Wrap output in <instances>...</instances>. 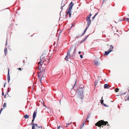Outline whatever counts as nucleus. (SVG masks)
I'll return each instance as SVG.
<instances>
[{
    "label": "nucleus",
    "mask_w": 129,
    "mask_h": 129,
    "mask_svg": "<svg viewBox=\"0 0 129 129\" xmlns=\"http://www.w3.org/2000/svg\"><path fill=\"white\" fill-rule=\"evenodd\" d=\"M81 53V51H79V52H78V53L79 54H80Z\"/></svg>",
    "instance_id": "38"
},
{
    "label": "nucleus",
    "mask_w": 129,
    "mask_h": 129,
    "mask_svg": "<svg viewBox=\"0 0 129 129\" xmlns=\"http://www.w3.org/2000/svg\"><path fill=\"white\" fill-rule=\"evenodd\" d=\"M97 13H96V14L94 15V17H92V19H93L95 17V16L96 15H97Z\"/></svg>",
    "instance_id": "25"
},
{
    "label": "nucleus",
    "mask_w": 129,
    "mask_h": 129,
    "mask_svg": "<svg viewBox=\"0 0 129 129\" xmlns=\"http://www.w3.org/2000/svg\"><path fill=\"white\" fill-rule=\"evenodd\" d=\"M128 22H129V21H128Z\"/></svg>",
    "instance_id": "53"
},
{
    "label": "nucleus",
    "mask_w": 129,
    "mask_h": 129,
    "mask_svg": "<svg viewBox=\"0 0 129 129\" xmlns=\"http://www.w3.org/2000/svg\"><path fill=\"white\" fill-rule=\"evenodd\" d=\"M84 123H85L83 122V123L82 125H83V126L84 125Z\"/></svg>",
    "instance_id": "35"
},
{
    "label": "nucleus",
    "mask_w": 129,
    "mask_h": 129,
    "mask_svg": "<svg viewBox=\"0 0 129 129\" xmlns=\"http://www.w3.org/2000/svg\"><path fill=\"white\" fill-rule=\"evenodd\" d=\"M40 76L39 75H39H38V77H40Z\"/></svg>",
    "instance_id": "44"
},
{
    "label": "nucleus",
    "mask_w": 129,
    "mask_h": 129,
    "mask_svg": "<svg viewBox=\"0 0 129 129\" xmlns=\"http://www.w3.org/2000/svg\"><path fill=\"white\" fill-rule=\"evenodd\" d=\"M126 20H129V18H127L126 19H125Z\"/></svg>",
    "instance_id": "39"
},
{
    "label": "nucleus",
    "mask_w": 129,
    "mask_h": 129,
    "mask_svg": "<svg viewBox=\"0 0 129 129\" xmlns=\"http://www.w3.org/2000/svg\"><path fill=\"white\" fill-rule=\"evenodd\" d=\"M80 56L81 58H83V56L82 55H80Z\"/></svg>",
    "instance_id": "30"
},
{
    "label": "nucleus",
    "mask_w": 129,
    "mask_h": 129,
    "mask_svg": "<svg viewBox=\"0 0 129 129\" xmlns=\"http://www.w3.org/2000/svg\"><path fill=\"white\" fill-rule=\"evenodd\" d=\"M36 126V127H38L37 124L36 123L34 124V126Z\"/></svg>",
    "instance_id": "29"
},
{
    "label": "nucleus",
    "mask_w": 129,
    "mask_h": 129,
    "mask_svg": "<svg viewBox=\"0 0 129 129\" xmlns=\"http://www.w3.org/2000/svg\"><path fill=\"white\" fill-rule=\"evenodd\" d=\"M76 51V49L75 48H74L72 45L71 47L70 48L69 51L67 52H69L71 56H73L74 55V53Z\"/></svg>",
    "instance_id": "5"
},
{
    "label": "nucleus",
    "mask_w": 129,
    "mask_h": 129,
    "mask_svg": "<svg viewBox=\"0 0 129 129\" xmlns=\"http://www.w3.org/2000/svg\"><path fill=\"white\" fill-rule=\"evenodd\" d=\"M89 26H88L87 27H86V28L84 30L83 33V34L82 35H83L84 34H85V32H86L87 29L88 28Z\"/></svg>",
    "instance_id": "14"
},
{
    "label": "nucleus",
    "mask_w": 129,
    "mask_h": 129,
    "mask_svg": "<svg viewBox=\"0 0 129 129\" xmlns=\"http://www.w3.org/2000/svg\"><path fill=\"white\" fill-rule=\"evenodd\" d=\"M42 128V127L41 126H40L39 127V128Z\"/></svg>",
    "instance_id": "34"
},
{
    "label": "nucleus",
    "mask_w": 129,
    "mask_h": 129,
    "mask_svg": "<svg viewBox=\"0 0 129 129\" xmlns=\"http://www.w3.org/2000/svg\"><path fill=\"white\" fill-rule=\"evenodd\" d=\"M110 46V49H109V50H112L111 49H113V47L112 45H111Z\"/></svg>",
    "instance_id": "17"
},
{
    "label": "nucleus",
    "mask_w": 129,
    "mask_h": 129,
    "mask_svg": "<svg viewBox=\"0 0 129 129\" xmlns=\"http://www.w3.org/2000/svg\"><path fill=\"white\" fill-rule=\"evenodd\" d=\"M4 52L5 53V55H6V53L7 52V48H6L5 49Z\"/></svg>",
    "instance_id": "18"
},
{
    "label": "nucleus",
    "mask_w": 129,
    "mask_h": 129,
    "mask_svg": "<svg viewBox=\"0 0 129 129\" xmlns=\"http://www.w3.org/2000/svg\"><path fill=\"white\" fill-rule=\"evenodd\" d=\"M88 35H87V36H86L85 37L84 40L83 41H82V42H83V41H85V40L86 39V38H87V37H88Z\"/></svg>",
    "instance_id": "22"
},
{
    "label": "nucleus",
    "mask_w": 129,
    "mask_h": 129,
    "mask_svg": "<svg viewBox=\"0 0 129 129\" xmlns=\"http://www.w3.org/2000/svg\"><path fill=\"white\" fill-rule=\"evenodd\" d=\"M31 124L33 126L34 125V122H31Z\"/></svg>",
    "instance_id": "24"
},
{
    "label": "nucleus",
    "mask_w": 129,
    "mask_h": 129,
    "mask_svg": "<svg viewBox=\"0 0 129 129\" xmlns=\"http://www.w3.org/2000/svg\"><path fill=\"white\" fill-rule=\"evenodd\" d=\"M29 116L27 114H26L24 115V117L25 119H27L29 118Z\"/></svg>",
    "instance_id": "15"
},
{
    "label": "nucleus",
    "mask_w": 129,
    "mask_h": 129,
    "mask_svg": "<svg viewBox=\"0 0 129 129\" xmlns=\"http://www.w3.org/2000/svg\"><path fill=\"white\" fill-rule=\"evenodd\" d=\"M5 85H6V84H4V87H5Z\"/></svg>",
    "instance_id": "40"
},
{
    "label": "nucleus",
    "mask_w": 129,
    "mask_h": 129,
    "mask_svg": "<svg viewBox=\"0 0 129 129\" xmlns=\"http://www.w3.org/2000/svg\"><path fill=\"white\" fill-rule=\"evenodd\" d=\"M83 126V125H81L80 126V129H81L82 127Z\"/></svg>",
    "instance_id": "31"
},
{
    "label": "nucleus",
    "mask_w": 129,
    "mask_h": 129,
    "mask_svg": "<svg viewBox=\"0 0 129 129\" xmlns=\"http://www.w3.org/2000/svg\"><path fill=\"white\" fill-rule=\"evenodd\" d=\"M103 101H104L103 100V97H102V100L101 101V103L103 105H104V106L106 107V105H105L103 103Z\"/></svg>",
    "instance_id": "13"
},
{
    "label": "nucleus",
    "mask_w": 129,
    "mask_h": 129,
    "mask_svg": "<svg viewBox=\"0 0 129 129\" xmlns=\"http://www.w3.org/2000/svg\"><path fill=\"white\" fill-rule=\"evenodd\" d=\"M6 103H4L3 105V107H4H4H6Z\"/></svg>",
    "instance_id": "20"
},
{
    "label": "nucleus",
    "mask_w": 129,
    "mask_h": 129,
    "mask_svg": "<svg viewBox=\"0 0 129 129\" xmlns=\"http://www.w3.org/2000/svg\"><path fill=\"white\" fill-rule=\"evenodd\" d=\"M72 122H71L70 123H69L68 124V123H67V126H66L67 127L68 126V125H70V124H71V123Z\"/></svg>",
    "instance_id": "26"
},
{
    "label": "nucleus",
    "mask_w": 129,
    "mask_h": 129,
    "mask_svg": "<svg viewBox=\"0 0 129 129\" xmlns=\"http://www.w3.org/2000/svg\"><path fill=\"white\" fill-rule=\"evenodd\" d=\"M106 1V0H103V3H104V2L105 1Z\"/></svg>",
    "instance_id": "36"
},
{
    "label": "nucleus",
    "mask_w": 129,
    "mask_h": 129,
    "mask_svg": "<svg viewBox=\"0 0 129 129\" xmlns=\"http://www.w3.org/2000/svg\"><path fill=\"white\" fill-rule=\"evenodd\" d=\"M74 5V3L71 2L69 4V7L67 11L66 12V16L67 17H70L71 16V11L72 7Z\"/></svg>",
    "instance_id": "1"
},
{
    "label": "nucleus",
    "mask_w": 129,
    "mask_h": 129,
    "mask_svg": "<svg viewBox=\"0 0 129 129\" xmlns=\"http://www.w3.org/2000/svg\"><path fill=\"white\" fill-rule=\"evenodd\" d=\"M48 60H49V59H48Z\"/></svg>",
    "instance_id": "49"
},
{
    "label": "nucleus",
    "mask_w": 129,
    "mask_h": 129,
    "mask_svg": "<svg viewBox=\"0 0 129 129\" xmlns=\"http://www.w3.org/2000/svg\"><path fill=\"white\" fill-rule=\"evenodd\" d=\"M71 56L69 52H67V55L65 58V59L66 60L68 61V58H70Z\"/></svg>",
    "instance_id": "8"
},
{
    "label": "nucleus",
    "mask_w": 129,
    "mask_h": 129,
    "mask_svg": "<svg viewBox=\"0 0 129 129\" xmlns=\"http://www.w3.org/2000/svg\"><path fill=\"white\" fill-rule=\"evenodd\" d=\"M109 85L108 84H105L104 85V88L105 89H108Z\"/></svg>",
    "instance_id": "11"
},
{
    "label": "nucleus",
    "mask_w": 129,
    "mask_h": 129,
    "mask_svg": "<svg viewBox=\"0 0 129 129\" xmlns=\"http://www.w3.org/2000/svg\"><path fill=\"white\" fill-rule=\"evenodd\" d=\"M46 57L47 56H45L44 55H42L40 58L41 61L40 62H39L38 63V64L39 65V63H44L46 60H47Z\"/></svg>",
    "instance_id": "6"
},
{
    "label": "nucleus",
    "mask_w": 129,
    "mask_h": 129,
    "mask_svg": "<svg viewBox=\"0 0 129 129\" xmlns=\"http://www.w3.org/2000/svg\"><path fill=\"white\" fill-rule=\"evenodd\" d=\"M39 63L40 65L39 66L38 69H40V72L42 73L45 71V69L46 67V63Z\"/></svg>",
    "instance_id": "2"
},
{
    "label": "nucleus",
    "mask_w": 129,
    "mask_h": 129,
    "mask_svg": "<svg viewBox=\"0 0 129 129\" xmlns=\"http://www.w3.org/2000/svg\"><path fill=\"white\" fill-rule=\"evenodd\" d=\"M128 91H129V89L128 90Z\"/></svg>",
    "instance_id": "51"
},
{
    "label": "nucleus",
    "mask_w": 129,
    "mask_h": 129,
    "mask_svg": "<svg viewBox=\"0 0 129 129\" xmlns=\"http://www.w3.org/2000/svg\"><path fill=\"white\" fill-rule=\"evenodd\" d=\"M112 51V50H108V51H105V55H107L109 53H110V52H111Z\"/></svg>",
    "instance_id": "10"
},
{
    "label": "nucleus",
    "mask_w": 129,
    "mask_h": 129,
    "mask_svg": "<svg viewBox=\"0 0 129 129\" xmlns=\"http://www.w3.org/2000/svg\"><path fill=\"white\" fill-rule=\"evenodd\" d=\"M119 89L118 88H117L115 89V92H118L119 91Z\"/></svg>",
    "instance_id": "16"
},
{
    "label": "nucleus",
    "mask_w": 129,
    "mask_h": 129,
    "mask_svg": "<svg viewBox=\"0 0 129 129\" xmlns=\"http://www.w3.org/2000/svg\"><path fill=\"white\" fill-rule=\"evenodd\" d=\"M35 126H34H34H33L32 127V129H35Z\"/></svg>",
    "instance_id": "27"
},
{
    "label": "nucleus",
    "mask_w": 129,
    "mask_h": 129,
    "mask_svg": "<svg viewBox=\"0 0 129 129\" xmlns=\"http://www.w3.org/2000/svg\"><path fill=\"white\" fill-rule=\"evenodd\" d=\"M95 64L96 66H98L99 65V63L98 62L96 61L95 62Z\"/></svg>",
    "instance_id": "19"
},
{
    "label": "nucleus",
    "mask_w": 129,
    "mask_h": 129,
    "mask_svg": "<svg viewBox=\"0 0 129 129\" xmlns=\"http://www.w3.org/2000/svg\"><path fill=\"white\" fill-rule=\"evenodd\" d=\"M7 92V93H8V89Z\"/></svg>",
    "instance_id": "48"
},
{
    "label": "nucleus",
    "mask_w": 129,
    "mask_h": 129,
    "mask_svg": "<svg viewBox=\"0 0 129 129\" xmlns=\"http://www.w3.org/2000/svg\"><path fill=\"white\" fill-rule=\"evenodd\" d=\"M2 95H4V93L3 92H2Z\"/></svg>",
    "instance_id": "41"
},
{
    "label": "nucleus",
    "mask_w": 129,
    "mask_h": 129,
    "mask_svg": "<svg viewBox=\"0 0 129 129\" xmlns=\"http://www.w3.org/2000/svg\"><path fill=\"white\" fill-rule=\"evenodd\" d=\"M76 82H77V81H76H76H75V84H76ZM75 85H74V86H75Z\"/></svg>",
    "instance_id": "42"
},
{
    "label": "nucleus",
    "mask_w": 129,
    "mask_h": 129,
    "mask_svg": "<svg viewBox=\"0 0 129 129\" xmlns=\"http://www.w3.org/2000/svg\"><path fill=\"white\" fill-rule=\"evenodd\" d=\"M66 2L64 0H62L61 4V8L62 9V7L65 6Z\"/></svg>",
    "instance_id": "9"
},
{
    "label": "nucleus",
    "mask_w": 129,
    "mask_h": 129,
    "mask_svg": "<svg viewBox=\"0 0 129 129\" xmlns=\"http://www.w3.org/2000/svg\"><path fill=\"white\" fill-rule=\"evenodd\" d=\"M114 88V87H113V88Z\"/></svg>",
    "instance_id": "50"
},
{
    "label": "nucleus",
    "mask_w": 129,
    "mask_h": 129,
    "mask_svg": "<svg viewBox=\"0 0 129 129\" xmlns=\"http://www.w3.org/2000/svg\"><path fill=\"white\" fill-rule=\"evenodd\" d=\"M61 99H60V101H59V102H60H60H61Z\"/></svg>",
    "instance_id": "45"
},
{
    "label": "nucleus",
    "mask_w": 129,
    "mask_h": 129,
    "mask_svg": "<svg viewBox=\"0 0 129 129\" xmlns=\"http://www.w3.org/2000/svg\"><path fill=\"white\" fill-rule=\"evenodd\" d=\"M7 40L6 44H5L6 45H7Z\"/></svg>",
    "instance_id": "33"
},
{
    "label": "nucleus",
    "mask_w": 129,
    "mask_h": 129,
    "mask_svg": "<svg viewBox=\"0 0 129 129\" xmlns=\"http://www.w3.org/2000/svg\"><path fill=\"white\" fill-rule=\"evenodd\" d=\"M10 80V77L9 76V81H8L9 82V80Z\"/></svg>",
    "instance_id": "37"
},
{
    "label": "nucleus",
    "mask_w": 129,
    "mask_h": 129,
    "mask_svg": "<svg viewBox=\"0 0 129 129\" xmlns=\"http://www.w3.org/2000/svg\"><path fill=\"white\" fill-rule=\"evenodd\" d=\"M23 63H25V62H24V60L23 61Z\"/></svg>",
    "instance_id": "43"
},
{
    "label": "nucleus",
    "mask_w": 129,
    "mask_h": 129,
    "mask_svg": "<svg viewBox=\"0 0 129 129\" xmlns=\"http://www.w3.org/2000/svg\"><path fill=\"white\" fill-rule=\"evenodd\" d=\"M108 122L107 121H105L103 120H101L99 121L96 123L95 125L96 126H98V127H101L102 125H106Z\"/></svg>",
    "instance_id": "4"
},
{
    "label": "nucleus",
    "mask_w": 129,
    "mask_h": 129,
    "mask_svg": "<svg viewBox=\"0 0 129 129\" xmlns=\"http://www.w3.org/2000/svg\"><path fill=\"white\" fill-rule=\"evenodd\" d=\"M18 69L20 70V71H21V68H19Z\"/></svg>",
    "instance_id": "32"
},
{
    "label": "nucleus",
    "mask_w": 129,
    "mask_h": 129,
    "mask_svg": "<svg viewBox=\"0 0 129 129\" xmlns=\"http://www.w3.org/2000/svg\"><path fill=\"white\" fill-rule=\"evenodd\" d=\"M91 16V14H90L89 15V16H87V18H90V17Z\"/></svg>",
    "instance_id": "21"
},
{
    "label": "nucleus",
    "mask_w": 129,
    "mask_h": 129,
    "mask_svg": "<svg viewBox=\"0 0 129 129\" xmlns=\"http://www.w3.org/2000/svg\"><path fill=\"white\" fill-rule=\"evenodd\" d=\"M8 73H9V72H8Z\"/></svg>",
    "instance_id": "46"
},
{
    "label": "nucleus",
    "mask_w": 129,
    "mask_h": 129,
    "mask_svg": "<svg viewBox=\"0 0 129 129\" xmlns=\"http://www.w3.org/2000/svg\"><path fill=\"white\" fill-rule=\"evenodd\" d=\"M129 98V97H128V98Z\"/></svg>",
    "instance_id": "52"
},
{
    "label": "nucleus",
    "mask_w": 129,
    "mask_h": 129,
    "mask_svg": "<svg viewBox=\"0 0 129 129\" xmlns=\"http://www.w3.org/2000/svg\"><path fill=\"white\" fill-rule=\"evenodd\" d=\"M44 78V76H42L41 78V79H40V82H41V80H42V79L43 78Z\"/></svg>",
    "instance_id": "23"
},
{
    "label": "nucleus",
    "mask_w": 129,
    "mask_h": 129,
    "mask_svg": "<svg viewBox=\"0 0 129 129\" xmlns=\"http://www.w3.org/2000/svg\"><path fill=\"white\" fill-rule=\"evenodd\" d=\"M86 20L87 22V25L89 26L91 23V20L89 18H86Z\"/></svg>",
    "instance_id": "7"
},
{
    "label": "nucleus",
    "mask_w": 129,
    "mask_h": 129,
    "mask_svg": "<svg viewBox=\"0 0 129 129\" xmlns=\"http://www.w3.org/2000/svg\"><path fill=\"white\" fill-rule=\"evenodd\" d=\"M35 118H33V119L32 120V122H34V121L35 120Z\"/></svg>",
    "instance_id": "28"
},
{
    "label": "nucleus",
    "mask_w": 129,
    "mask_h": 129,
    "mask_svg": "<svg viewBox=\"0 0 129 129\" xmlns=\"http://www.w3.org/2000/svg\"><path fill=\"white\" fill-rule=\"evenodd\" d=\"M7 79H8V75H7Z\"/></svg>",
    "instance_id": "47"
},
{
    "label": "nucleus",
    "mask_w": 129,
    "mask_h": 129,
    "mask_svg": "<svg viewBox=\"0 0 129 129\" xmlns=\"http://www.w3.org/2000/svg\"><path fill=\"white\" fill-rule=\"evenodd\" d=\"M37 111H35L34 112L33 115V118H35L36 117L37 113Z\"/></svg>",
    "instance_id": "12"
},
{
    "label": "nucleus",
    "mask_w": 129,
    "mask_h": 129,
    "mask_svg": "<svg viewBox=\"0 0 129 129\" xmlns=\"http://www.w3.org/2000/svg\"><path fill=\"white\" fill-rule=\"evenodd\" d=\"M83 88L78 89V92L77 96L78 98L83 99L84 97V95L83 94Z\"/></svg>",
    "instance_id": "3"
}]
</instances>
